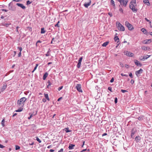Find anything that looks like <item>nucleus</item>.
<instances>
[{
  "label": "nucleus",
  "mask_w": 152,
  "mask_h": 152,
  "mask_svg": "<svg viewBox=\"0 0 152 152\" xmlns=\"http://www.w3.org/2000/svg\"><path fill=\"white\" fill-rule=\"evenodd\" d=\"M115 104H116L118 102V99L117 97H115Z\"/></svg>",
  "instance_id": "obj_48"
},
{
  "label": "nucleus",
  "mask_w": 152,
  "mask_h": 152,
  "mask_svg": "<svg viewBox=\"0 0 152 152\" xmlns=\"http://www.w3.org/2000/svg\"><path fill=\"white\" fill-rule=\"evenodd\" d=\"M136 0L131 1L129 4V7L134 13L137 12V9L136 8Z\"/></svg>",
  "instance_id": "obj_1"
},
{
  "label": "nucleus",
  "mask_w": 152,
  "mask_h": 152,
  "mask_svg": "<svg viewBox=\"0 0 152 152\" xmlns=\"http://www.w3.org/2000/svg\"><path fill=\"white\" fill-rule=\"evenodd\" d=\"M37 111H35V114H34V113H33L31 114L30 115V116L29 117H28V119H29V120L30 119L33 115H35L37 114Z\"/></svg>",
  "instance_id": "obj_26"
},
{
  "label": "nucleus",
  "mask_w": 152,
  "mask_h": 152,
  "mask_svg": "<svg viewBox=\"0 0 152 152\" xmlns=\"http://www.w3.org/2000/svg\"><path fill=\"white\" fill-rule=\"evenodd\" d=\"M76 88L77 89V90L79 92H82V91L81 89V85L79 84H77L76 86Z\"/></svg>",
  "instance_id": "obj_6"
},
{
  "label": "nucleus",
  "mask_w": 152,
  "mask_h": 152,
  "mask_svg": "<svg viewBox=\"0 0 152 152\" xmlns=\"http://www.w3.org/2000/svg\"><path fill=\"white\" fill-rule=\"evenodd\" d=\"M125 26L128 28L129 30L132 31L134 29L132 25L127 21H126L125 23Z\"/></svg>",
  "instance_id": "obj_4"
},
{
  "label": "nucleus",
  "mask_w": 152,
  "mask_h": 152,
  "mask_svg": "<svg viewBox=\"0 0 152 152\" xmlns=\"http://www.w3.org/2000/svg\"><path fill=\"white\" fill-rule=\"evenodd\" d=\"M48 85L47 87L48 88L49 86H50L52 84L50 80H48Z\"/></svg>",
  "instance_id": "obj_37"
},
{
  "label": "nucleus",
  "mask_w": 152,
  "mask_h": 152,
  "mask_svg": "<svg viewBox=\"0 0 152 152\" xmlns=\"http://www.w3.org/2000/svg\"><path fill=\"white\" fill-rule=\"evenodd\" d=\"M85 141H83V145H82V146H81V147L82 148H83V146L85 144Z\"/></svg>",
  "instance_id": "obj_63"
},
{
  "label": "nucleus",
  "mask_w": 152,
  "mask_h": 152,
  "mask_svg": "<svg viewBox=\"0 0 152 152\" xmlns=\"http://www.w3.org/2000/svg\"><path fill=\"white\" fill-rule=\"evenodd\" d=\"M129 76L131 78H133V75H132V73H130L129 74Z\"/></svg>",
  "instance_id": "obj_53"
},
{
  "label": "nucleus",
  "mask_w": 152,
  "mask_h": 152,
  "mask_svg": "<svg viewBox=\"0 0 152 152\" xmlns=\"http://www.w3.org/2000/svg\"><path fill=\"white\" fill-rule=\"evenodd\" d=\"M64 130L66 133L69 132H71V130H69V128L68 127L65 128Z\"/></svg>",
  "instance_id": "obj_27"
},
{
  "label": "nucleus",
  "mask_w": 152,
  "mask_h": 152,
  "mask_svg": "<svg viewBox=\"0 0 152 152\" xmlns=\"http://www.w3.org/2000/svg\"><path fill=\"white\" fill-rule=\"evenodd\" d=\"M121 91L123 93H124L125 92H128V91L126 90H124L123 89H121Z\"/></svg>",
  "instance_id": "obj_44"
},
{
  "label": "nucleus",
  "mask_w": 152,
  "mask_h": 152,
  "mask_svg": "<svg viewBox=\"0 0 152 152\" xmlns=\"http://www.w3.org/2000/svg\"><path fill=\"white\" fill-rule=\"evenodd\" d=\"M27 99L25 97H22L17 101L18 107H23Z\"/></svg>",
  "instance_id": "obj_2"
},
{
  "label": "nucleus",
  "mask_w": 152,
  "mask_h": 152,
  "mask_svg": "<svg viewBox=\"0 0 152 152\" xmlns=\"http://www.w3.org/2000/svg\"><path fill=\"white\" fill-rule=\"evenodd\" d=\"M139 59L140 61H144L145 60V57L141 56L140 57Z\"/></svg>",
  "instance_id": "obj_32"
},
{
  "label": "nucleus",
  "mask_w": 152,
  "mask_h": 152,
  "mask_svg": "<svg viewBox=\"0 0 152 152\" xmlns=\"http://www.w3.org/2000/svg\"><path fill=\"white\" fill-rule=\"evenodd\" d=\"M114 40L115 42H117V43L119 42V39L117 36L115 37Z\"/></svg>",
  "instance_id": "obj_21"
},
{
  "label": "nucleus",
  "mask_w": 152,
  "mask_h": 152,
  "mask_svg": "<svg viewBox=\"0 0 152 152\" xmlns=\"http://www.w3.org/2000/svg\"><path fill=\"white\" fill-rule=\"evenodd\" d=\"M152 40L151 39H146L142 41V43L143 44H148L151 42Z\"/></svg>",
  "instance_id": "obj_9"
},
{
  "label": "nucleus",
  "mask_w": 152,
  "mask_h": 152,
  "mask_svg": "<svg viewBox=\"0 0 152 152\" xmlns=\"http://www.w3.org/2000/svg\"><path fill=\"white\" fill-rule=\"evenodd\" d=\"M18 49L20 50V52H21L22 50V47H18Z\"/></svg>",
  "instance_id": "obj_45"
},
{
  "label": "nucleus",
  "mask_w": 152,
  "mask_h": 152,
  "mask_svg": "<svg viewBox=\"0 0 152 152\" xmlns=\"http://www.w3.org/2000/svg\"><path fill=\"white\" fill-rule=\"evenodd\" d=\"M143 71V70L142 69H140L139 70L136 71L135 72V74L137 76H138V75L141 73H142Z\"/></svg>",
  "instance_id": "obj_13"
},
{
  "label": "nucleus",
  "mask_w": 152,
  "mask_h": 152,
  "mask_svg": "<svg viewBox=\"0 0 152 152\" xmlns=\"http://www.w3.org/2000/svg\"><path fill=\"white\" fill-rule=\"evenodd\" d=\"M141 140V137L139 136H137L135 138V141L136 143L140 142Z\"/></svg>",
  "instance_id": "obj_11"
},
{
  "label": "nucleus",
  "mask_w": 152,
  "mask_h": 152,
  "mask_svg": "<svg viewBox=\"0 0 152 152\" xmlns=\"http://www.w3.org/2000/svg\"><path fill=\"white\" fill-rule=\"evenodd\" d=\"M45 55L46 56H50V53L49 50L48 51L47 53L45 54Z\"/></svg>",
  "instance_id": "obj_46"
},
{
  "label": "nucleus",
  "mask_w": 152,
  "mask_h": 152,
  "mask_svg": "<svg viewBox=\"0 0 152 152\" xmlns=\"http://www.w3.org/2000/svg\"><path fill=\"white\" fill-rule=\"evenodd\" d=\"M110 3L111 5H112L114 8H115V3L114 1L113 0H111Z\"/></svg>",
  "instance_id": "obj_25"
},
{
  "label": "nucleus",
  "mask_w": 152,
  "mask_h": 152,
  "mask_svg": "<svg viewBox=\"0 0 152 152\" xmlns=\"http://www.w3.org/2000/svg\"><path fill=\"white\" fill-rule=\"evenodd\" d=\"M75 146V145L69 143L68 147L69 150L72 149L74 148V147Z\"/></svg>",
  "instance_id": "obj_16"
},
{
  "label": "nucleus",
  "mask_w": 152,
  "mask_h": 152,
  "mask_svg": "<svg viewBox=\"0 0 152 152\" xmlns=\"http://www.w3.org/2000/svg\"><path fill=\"white\" fill-rule=\"evenodd\" d=\"M82 59H83V57H81L79 58V59L78 60V62H81Z\"/></svg>",
  "instance_id": "obj_52"
},
{
  "label": "nucleus",
  "mask_w": 152,
  "mask_h": 152,
  "mask_svg": "<svg viewBox=\"0 0 152 152\" xmlns=\"http://www.w3.org/2000/svg\"><path fill=\"white\" fill-rule=\"evenodd\" d=\"M125 66L127 68H129V65H128L127 64H125Z\"/></svg>",
  "instance_id": "obj_64"
},
{
  "label": "nucleus",
  "mask_w": 152,
  "mask_h": 152,
  "mask_svg": "<svg viewBox=\"0 0 152 152\" xmlns=\"http://www.w3.org/2000/svg\"><path fill=\"white\" fill-rule=\"evenodd\" d=\"M46 32V31L45 29L44 28H41L40 33L41 34H44Z\"/></svg>",
  "instance_id": "obj_28"
},
{
  "label": "nucleus",
  "mask_w": 152,
  "mask_h": 152,
  "mask_svg": "<svg viewBox=\"0 0 152 152\" xmlns=\"http://www.w3.org/2000/svg\"><path fill=\"white\" fill-rule=\"evenodd\" d=\"M59 22H60L59 21H58V22L57 23V24H56V25H55V27H59V26L58 25V24L59 23Z\"/></svg>",
  "instance_id": "obj_40"
},
{
  "label": "nucleus",
  "mask_w": 152,
  "mask_h": 152,
  "mask_svg": "<svg viewBox=\"0 0 152 152\" xmlns=\"http://www.w3.org/2000/svg\"><path fill=\"white\" fill-rule=\"evenodd\" d=\"M32 3L31 1H30L29 0H28L26 2V5H28L31 4Z\"/></svg>",
  "instance_id": "obj_38"
},
{
  "label": "nucleus",
  "mask_w": 152,
  "mask_h": 152,
  "mask_svg": "<svg viewBox=\"0 0 152 152\" xmlns=\"http://www.w3.org/2000/svg\"><path fill=\"white\" fill-rule=\"evenodd\" d=\"M150 56L146 55L145 56H144L143 57H145V59H147Z\"/></svg>",
  "instance_id": "obj_43"
},
{
  "label": "nucleus",
  "mask_w": 152,
  "mask_h": 152,
  "mask_svg": "<svg viewBox=\"0 0 152 152\" xmlns=\"http://www.w3.org/2000/svg\"><path fill=\"white\" fill-rule=\"evenodd\" d=\"M131 137L133 138L134 137V135L135 134L136 132V131L134 130V129H133L132 130H131Z\"/></svg>",
  "instance_id": "obj_12"
},
{
  "label": "nucleus",
  "mask_w": 152,
  "mask_h": 152,
  "mask_svg": "<svg viewBox=\"0 0 152 152\" xmlns=\"http://www.w3.org/2000/svg\"><path fill=\"white\" fill-rule=\"evenodd\" d=\"M19 109L17 110H16L15 111L16 112H20L22 111L23 110V107H19Z\"/></svg>",
  "instance_id": "obj_23"
},
{
  "label": "nucleus",
  "mask_w": 152,
  "mask_h": 152,
  "mask_svg": "<svg viewBox=\"0 0 152 152\" xmlns=\"http://www.w3.org/2000/svg\"><path fill=\"white\" fill-rule=\"evenodd\" d=\"M20 27H19L18 26H17L16 27V32H17V33L18 34L19 33V32L18 30V28H20Z\"/></svg>",
  "instance_id": "obj_41"
},
{
  "label": "nucleus",
  "mask_w": 152,
  "mask_h": 152,
  "mask_svg": "<svg viewBox=\"0 0 152 152\" xmlns=\"http://www.w3.org/2000/svg\"><path fill=\"white\" fill-rule=\"evenodd\" d=\"M5 147V146H4L3 145H2L1 144H0V148H3Z\"/></svg>",
  "instance_id": "obj_60"
},
{
  "label": "nucleus",
  "mask_w": 152,
  "mask_h": 152,
  "mask_svg": "<svg viewBox=\"0 0 152 152\" xmlns=\"http://www.w3.org/2000/svg\"><path fill=\"white\" fill-rule=\"evenodd\" d=\"M27 30L29 31H31L32 30V28L30 27H27Z\"/></svg>",
  "instance_id": "obj_42"
},
{
  "label": "nucleus",
  "mask_w": 152,
  "mask_h": 152,
  "mask_svg": "<svg viewBox=\"0 0 152 152\" xmlns=\"http://www.w3.org/2000/svg\"><path fill=\"white\" fill-rule=\"evenodd\" d=\"M109 42L107 41L104 42L102 45V46L103 47H106L109 44Z\"/></svg>",
  "instance_id": "obj_29"
},
{
  "label": "nucleus",
  "mask_w": 152,
  "mask_h": 152,
  "mask_svg": "<svg viewBox=\"0 0 152 152\" xmlns=\"http://www.w3.org/2000/svg\"><path fill=\"white\" fill-rule=\"evenodd\" d=\"M21 56V52H20L18 54V57H20Z\"/></svg>",
  "instance_id": "obj_62"
},
{
  "label": "nucleus",
  "mask_w": 152,
  "mask_h": 152,
  "mask_svg": "<svg viewBox=\"0 0 152 152\" xmlns=\"http://www.w3.org/2000/svg\"><path fill=\"white\" fill-rule=\"evenodd\" d=\"M64 149L62 148L60 150L58 151V152H63Z\"/></svg>",
  "instance_id": "obj_56"
},
{
  "label": "nucleus",
  "mask_w": 152,
  "mask_h": 152,
  "mask_svg": "<svg viewBox=\"0 0 152 152\" xmlns=\"http://www.w3.org/2000/svg\"><path fill=\"white\" fill-rule=\"evenodd\" d=\"M143 116L142 115H141L138 118V119L140 121L142 120L143 119Z\"/></svg>",
  "instance_id": "obj_33"
},
{
  "label": "nucleus",
  "mask_w": 152,
  "mask_h": 152,
  "mask_svg": "<svg viewBox=\"0 0 152 152\" xmlns=\"http://www.w3.org/2000/svg\"><path fill=\"white\" fill-rule=\"evenodd\" d=\"M9 10L12 11H15V7L14 6H8Z\"/></svg>",
  "instance_id": "obj_14"
},
{
  "label": "nucleus",
  "mask_w": 152,
  "mask_h": 152,
  "mask_svg": "<svg viewBox=\"0 0 152 152\" xmlns=\"http://www.w3.org/2000/svg\"><path fill=\"white\" fill-rule=\"evenodd\" d=\"M116 25L118 28V29L121 31H125V28L123 25L118 22H116Z\"/></svg>",
  "instance_id": "obj_3"
},
{
  "label": "nucleus",
  "mask_w": 152,
  "mask_h": 152,
  "mask_svg": "<svg viewBox=\"0 0 152 152\" xmlns=\"http://www.w3.org/2000/svg\"><path fill=\"white\" fill-rule=\"evenodd\" d=\"M135 64L137 66H142V64L140 63V62L137 60H134Z\"/></svg>",
  "instance_id": "obj_8"
},
{
  "label": "nucleus",
  "mask_w": 152,
  "mask_h": 152,
  "mask_svg": "<svg viewBox=\"0 0 152 152\" xmlns=\"http://www.w3.org/2000/svg\"><path fill=\"white\" fill-rule=\"evenodd\" d=\"M120 65L121 67H123L124 66V64L121 63H120Z\"/></svg>",
  "instance_id": "obj_57"
},
{
  "label": "nucleus",
  "mask_w": 152,
  "mask_h": 152,
  "mask_svg": "<svg viewBox=\"0 0 152 152\" xmlns=\"http://www.w3.org/2000/svg\"><path fill=\"white\" fill-rule=\"evenodd\" d=\"M108 89L110 91L112 92L113 91H112V88L111 87H108Z\"/></svg>",
  "instance_id": "obj_51"
},
{
  "label": "nucleus",
  "mask_w": 152,
  "mask_h": 152,
  "mask_svg": "<svg viewBox=\"0 0 152 152\" xmlns=\"http://www.w3.org/2000/svg\"><path fill=\"white\" fill-rule=\"evenodd\" d=\"M130 83L131 84H133L134 83V81L133 79H132L131 80Z\"/></svg>",
  "instance_id": "obj_55"
},
{
  "label": "nucleus",
  "mask_w": 152,
  "mask_h": 152,
  "mask_svg": "<svg viewBox=\"0 0 152 152\" xmlns=\"http://www.w3.org/2000/svg\"><path fill=\"white\" fill-rule=\"evenodd\" d=\"M37 66H38V64H36V66L34 67V69L33 70V71L32 72H34V71L36 69H37Z\"/></svg>",
  "instance_id": "obj_36"
},
{
  "label": "nucleus",
  "mask_w": 152,
  "mask_h": 152,
  "mask_svg": "<svg viewBox=\"0 0 152 152\" xmlns=\"http://www.w3.org/2000/svg\"><path fill=\"white\" fill-rule=\"evenodd\" d=\"M141 48L144 50H148L150 49L149 47L142 46Z\"/></svg>",
  "instance_id": "obj_18"
},
{
  "label": "nucleus",
  "mask_w": 152,
  "mask_h": 152,
  "mask_svg": "<svg viewBox=\"0 0 152 152\" xmlns=\"http://www.w3.org/2000/svg\"><path fill=\"white\" fill-rule=\"evenodd\" d=\"M108 15L110 16V17H111L113 16V15L112 13L110 12L108 13Z\"/></svg>",
  "instance_id": "obj_61"
},
{
  "label": "nucleus",
  "mask_w": 152,
  "mask_h": 152,
  "mask_svg": "<svg viewBox=\"0 0 152 152\" xmlns=\"http://www.w3.org/2000/svg\"><path fill=\"white\" fill-rule=\"evenodd\" d=\"M48 73L47 72H45V74H44L43 76V80H45L46 78L48 77Z\"/></svg>",
  "instance_id": "obj_24"
},
{
  "label": "nucleus",
  "mask_w": 152,
  "mask_h": 152,
  "mask_svg": "<svg viewBox=\"0 0 152 152\" xmlns=\"http://www.w3.org/2000/svg\"><path fill=\"white\" fill-rule=\"evenodd\" d=\"M7 84L5 83L3 84L2 88L1 89V91H4L7 88Z\"/></svg>",
  "instance_id": "obj_19"
},
{
  "label": "nucleus",
  "mask_w": 152,
  "mask_h": 152,
  "mask_svg": "<svg viewBox=\"0 0 152 152\" xmlns=\"http://www.w3.org/2000/svg\"><path fill=\"white\" fill-rule=\"evenodd\" d=\"M128 1V0H121V2H120V3L121 5L126 7L127 5Z\"/></svg>",
  "instance_id": "obj_5"
},
{
  "label": "nucleus",
  "mask_w": 152,
  "mask_h": 152,
  "mask_svg": "<svg viewBox=\"0 0 152 152\" xmlns=\"http://www.w3.org/2000/svg\"><path fill=\"white\" fill-rule=\"evenodd\" d=\"M13 1H12L10 2L8 4V6H13Z\"/></svg>",
  "instance_id": "obj_50"
},
{
  "label": "nucleus",
  "mask_w": 152,
  "mask_h": 152,
  "mask_svg": "<svg viewBox=\"0 0 152 152\" xmlns=\"http://www.w3.org/2000/svg\"><path fill=\"white\" fill-rule=\"evenodd\" d=\"M20 148V147L19 146L16 145H15V149L16 150H19Z\"/></svg>",
  "instance_id": "obj_39"
},
{
  "label": "nucleus",
  "mask_w": 152,
  "mask_h": 152,
  "mask_svg": "<svg viewBox=\"0 0 152 152\" xmlns=\"http://www.w3.org/2000/svg\"><path fill=\"white\" fill-rule=\"evenodd\" d=\"M119 11L121 13L123 14L124 13L123 12V9L121 7L120 5H119Z\"/></svg>",
  "instance_id": "obj_30"
},
{
  "label": "nucleus",
  "mask_w": 152,
  "mask_h": 152,
  "mask_svg": "<svg viewBox=\"0 0 152 152\" xmlns=\"http://www.w3.org/2000/svg\"><path fill=\"white\" fill-rule=\"evenodd\" d=\"M44 96L46 99H47L48 101H49L50 100V99L49 98L48 94H45Z\"/></svg>",
  "instance_id": "obj_31"
},
{
  "label": "nucleus",
  "mask_w": 152,
  "mask_h": 152,
  "mask_svg": "<svg viewBox=\"0 0 152 152\" xmlns=\"http://www.w3.org/2000/svg\"><path fill=\"white\" fill-rule=\"evenodd\" d=\"M145 20L148 22H149L150 23H151V21H150L149 20L147 19V18H145Z\"/></svg>",
  "instance_id": "obj_58"
},
{
  "label": "nucleus",
  "mask_w": 152,
  "mask_h": 152,
  "mask_svg": "<svg viewBox=\"0 0 152 152\" xmlns=\"http://www.w3.org/2000/svg\"><path fill=\"white\" fill-rule=\"evenodd\" d=\"M11 24V23H1V25L3 26L6 27H8Z\"/></svg>",
  "instance_id": "obj_17"
},
{
  "label": "nucleus",
  "mask_w": 152,
  "mask_h": 152,
  "mask_svg": "<svg viewBox=\"0 0 152 152\" xmlns=\"http://www.w3.org/2000/svg\"><path fill=\"white\" fill-rule=\"evenodd\" d=\"M16 5L18 7H20L23 10H25L26 8L25 6L22 4L18 3L16 4Z\"/></svg>",
  "instance_id": "obj_10"
},
{
  "label": "nucleus",
  "mask_w": 152,
  "mask_h": 152,
  "mask_svg": "<svg viewBox=\"0 0 152 152\" xmlns=\"http://www.w3.org/2000/svg\"><path fill=\"white\" fill-rule=\"evenodd\" d=\"M52 41H53V42H55L57 40V39L56 38H53L52 39Z\"/></svg>",
  "instance_id": "obj_47"
},
{
  "label": "nucleus",
  "mask_w": 152,
  "mask_h": 152,
  "mask_svg": "<svg viewBox=\"0 0 152 152\" xmlns=\"http://www.w3.org/2000/svg\"><path fill=\"white\" fill-rule=\"evenodd\" d=\"M114 81V79L113 77L111 79L110 82V83H113V82Z\"/></svg>",
  "instance_id": "obj_59"
},
{
  "label": "nucleus",
  "mask_w": 152,
  "mask_h": 152,
  "mask_svg": "<svg viewBox=\"0 0 152 152\" xmlns=\"http://www.w3.org/2000/svg\"><path fill=\"white\" fill-rule=\"evenodd\" d=\"M88 0L89 1L88 3H85L84 4V6L86 8H87L91 4V0Z\"/></svg>",
  "instance_id": "obj_15"
},
{
  "label": "nucleus",
  "mask_w": 152,
  "mask_h": 152,
  "mask_svg": "<svg viewBox=\"0 0 152 152\" xmlns=\"http://www.w3.org/2000/svg\"><path fill=\"white\" fill-rule=\"evenodd\" d=\"M81 65V62H78V63L77 65V66L78 68H79L80 67Z\"/></svg>",
  "instance_id": "obj_34"
},
{
  "label": "nucleus",
  "mask_w": 152,
  "mask_h": 152,
  "mask_svg": "<svg viewBox=\"0 0 152 152\" xmlns=\"http://www.w3.org/2000/svg\"><path fill=\"white\" fill-rule=\"evenodd\" d=\"M121 75L122 76H126V77H128V75H126V74H124L123 73H121Z\"/></svg>",
  "instance_id": "obj_49"
},
{
  "label": "nucleus",
  "mask_w": 152,
  "mask_h": 152,
  "mask_svg": "<svg viewBox=\"0 0 152 152\" xmlns=\"http://www.w3.org/2000/svg\"><path fill=\"white\" fill-rule=\"evenodd\" d=\"M4 122V119H3L1 123V125L3 127H4L5 126Z\"/></svg>",
  "instance_id": "obj_35"
},
{
  "label": "nucleus",
  "mask_w": 152,
  "mask_h": 152,
  "mask_svg": "<svg viewBox=\"0 0 152 152\" xmlns=\"http://www.w3.org/2000/svg\"><path fill=\"white\" fill-rule=\"evenodd\" d=\"M143 2L145 4H147V5L150 6V3H149V1L148 0H143Z\"/></svg>",
  "instance_id": "obj_22"
},
{
  "label": "nucleus",
  "mask_w": 152,
  "mask_h": 152,
  "mask_svg": "<svg viewBox=\"0 0 152 152\" xmlns=\"http://www.w3.org/2000/svg\"><path fill=\"white\" fill-rule=\"evenodd\" d=\"M63 86H61L60 87H59L58 88V91H60L61 90L62 88H63Z\"/></svg>",
  "instance_id": "obj_54"
},
{
  "label": "nucleus",
  "mask_w": 152,
  "mask_h": 152,
  "mask_svg": "<svg viewBox=\"0 0 152 152\" xmlns=\"http://www.w3.org/2000/svg\"><path fill=\"white\" fill-rule=\"evenodd\" d=\"M124 54L126 55L131 57H132L134 55L133 53L129 52H128V51H126L125 52H124Z\"/></svg>",
  "instance_id": "obj_7"
},
{
  "label": "nucleus",
  "mask_w": 152,
  "mask_h": 152,
  "mask_svg": "<svg viewBox=\"0 0 152 152\" xmlns=\"http://www.w3.org/2000/svg\"><path fill=\"white\" fill-rule=\"evenodd\" d=\"M141 31L142 32H143L144 34H147L148 33L147 31L144 28H142L141 29Z\"/></svg>",
  "instance_id": "obj_20"
}]
</instances>
